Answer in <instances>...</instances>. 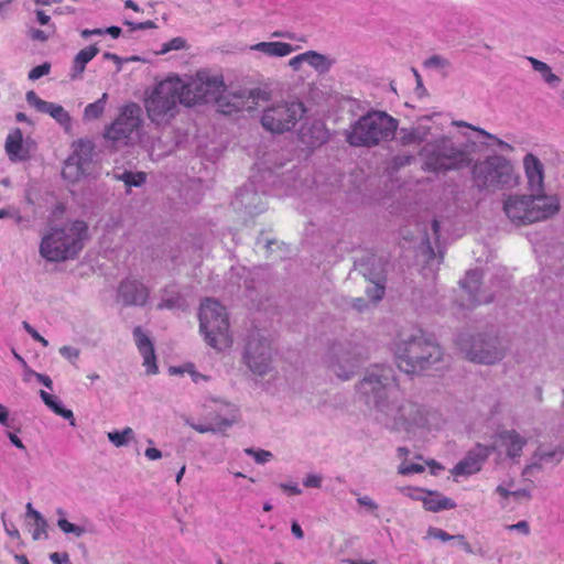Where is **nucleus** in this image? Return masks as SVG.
<instances>
[{
    "mask_svg": "<svg viewBox=\"0 0 564 564\" xmlns=\"http://www.w3.org/2000/svg\"><path fill=\"white\" fill-rule=\"evenodd\" d=\"M356 392L372 419L386 427L431 430L438 424L437 412L402 399L394 370L389 366L368 369L356 386Z\"/></svg>",
    "mask_w": 564,
    "mask_h": 564,
    "instance_id": "1",
    "label": "nucleus"
},
{
    "mask_svg": "<svg viewBox=\"0 0 564 564\" xmlns=\"http://www.w3.org/2000/svg\"><path fill=\"white\" fill-rule=\"evenodd\" d=\"M88 237L86 223L75 220L59 227H52L40 243V256L48 262H64L75 259Z\"/></svg>",
    "mask_w": 564,
    "mask_h": 564,
    "instance_id": "2",
    "label": "nucleus"
},
{
    "mask_svg": "<svg viewBox=\"0 0 564 564\" xmlns=\"http://www.w3.org/2000/svg\"><path fill=\"white\" fill-rule=\"evenodd\" d=\"M394 355L398 367L406 373H415L437 362L441 347L417 329L395 343Z\"/></svg>",
    "mask_w": 564,
    "mask_h": 564,
    "instance_id": "3",
    "label": "nucleus"
},
{
    "mask_svg": "<svg viewBox=\"0 0 564 564\" xmlns=\"http://www.w3.org/2000/svg\"><path fill=\"white\" fill-rule=\"evenodd\" d=\"M398 122L383 111H369L355 121L346 132L347 142L354 147H375L392 139Z\"/></svg>",
    "mask_w": 564,
    "mask_h": 564,
    "instance_id": "4",
    "label": "nucleus"
},
{
    "mask_svg": "<svg viewBox=\"0 0 564 564\" xmlns=\"http://www.w3.org/2000/svg\"><path fill=\"white\" fill-rule=\"evenodd\" d=\"M507 217L516 225L541 221L558 210L557 200L547 195H509L503 202Z\"/></svg>",
    "mask_w": 564,
    "mask_h": 564,
    "instance_id": "5",
    "label": "nucleus"
},
{
    "mask_svg": "<svg viewBox=\"0 0 564 564\" xmlns=\"http://www.w3.org/2000/svg\"><path fill=\"white\" fill-rule=\"evenodd\" d=\"M182 77L170 75L158 83L145 99V109L150 120L165 124L175 117L181 104Z\"/></svg>",
    "mask_w": 564,
    "mask_h": 564,
    "instance_id": "6",
    "label": "nucleus"
},
{
    "mask_svg": "<svg viewBox=\"0 0 564 564\" xmlns=\"http://www.w3.org/2000/svg\"><path fill=\"white\" fill-rule=\"evenodd\" d=\"M181 104L194 106L218 101L225 89L221 74L210 69H199L193 75L182 77Z\"/></svg>",
    "mask_w": 564,
    "mask_h": 564,
    "instance_id": "7",
    "label": "nucleus"
},
{
    "mask_svg": "<svg viewBox=\"0 0 564 564\" xmlns=\"http://www.w3.org/2000/svg\"><path fill=\"white\" fill-rule=\"evenodd\" d=\"M473 178L478 188L489 192L513 188L519 184V176L511 162L499 155L476 163Z\"/></svg>",
    "mask_w": 564,
    "mask_h": 564,
    "instance_id": "8",
    "label": "nucleus"
},
{
    "mask_svg": "<svg viewBox=\"0 0 564 564\" xmlns=\"http://www.w3.org/2000/svg\"><path fill=\"white\" fill-rule=\"evenodd\" d=\"M199 329L206 343L217 349L230 347L232 338L226 308L217 301L206 299L202 302L199 313Z\"/></svg>",
    "mask_w": 564,
    "mask_h": 564,
    "instance_id": "9",
    "label": "nucleus"
},
{
    "mask_svg": "<svg viewBox=\"0 0 564 564\" xmlns=\"http://www.w3.org/2000/svg\"><path fill=\"white\" fill-rule=\"evenodd\" d=\"M424 166L432 172L457 170L468 164V154L448 137L426 143L420 151Z\"/></svg>",
    "mask_w": 564,
    "mask_h": 564,
    "instance_id": "10",
    "label": "nucleus"
},
{
    "mask_svg": "<svg viewBox=\"0 0 564 564\" xmlns=\"http://www.w3.org/2000/svg\"><path fill=\"white\" fill-rule=\"evenodd\" d=\"M305 113L304 105L296 100H281L263 110L262 127L272 133L292 130Z\"/></svg>",
    "mask_w": 564,
    "mask_h": 564,
    "instance_id": "11",
    "label": "nucleus"
},
{
    "mask_svg": "<svg viewBox=\"0 0 564 564\" xmlns=\"http://www.w3.org/2000/svg\"><path fill=\"white\" fill-rule=\"evenodd\" d=\"M141 109L137 104L122 107L118 118L106 129L105 138L113 144H129L140 137Z\"/></svg>",
    "mask_w": 564,
    "mask_h": 564,
    "instance_id": "12",
    "label": "nucleus"
},
{
    "mask_svg": "<svg viewBox=\"0 0 564 564\" xmlns=\"http://www.w3.org/2000/svg\"><path fill=\"white\" fill-rule=\"evenodd\" d=\"M361 364L360 350L350 344L333 345L328 357L329 369L341 380H349Z\"/></svg>",
    "mask_w": 564,
    "mask_h": 564,
    "instance_id": "13",
    "label": "nucleus"
},
{
    "mask_svg": "<svg viewBox=\"0 0 564 564\" xmlns=\"http://www.w3.org/2000/svg\"><path fill=\"white\" fill-rule=\"evenodd\" d=\"M466 357L474 362L491 365L502 359L505 349L496 337L478 335L474 337L471 344L462 346Z\"/></svg>",
    "mask_w": 564,
    "mask_h": 564,
    "instance_id": "14",
    "label": "nucleus"
},
{
    "mask_svg": "<svg viewBox=\"0 0 564 564\" xmlns=\"http://www.w3.org/2000/svg\"><path fill=\"white\" fill-rule=\"evenodd\" d=\"M243 357L248 368L257 376H264L271 369L272 350L270 343L259 335H252L249 338Z\"/></svg>",
    "mask_w": 564,
    "mask_h": 564,
    "instance_id": "15",
    "label": "nucleus"
},
{
    "mask_svg": "<svg viewBox=\"0 0 564 564\" xmlns=\"http://www.w3.org/2000/svg\"><path fill=\"white\" fill-rule=\"evenodd\" d=\"M25 100L36 111L52 117L66 131L70 130L72 118L61 105L41 99L33 90L25 94Z\"/></svg>",
    "mask_w": 564,
    "mask_h": 564,
    "instance_id": "16",
    "label": "nucleus"
},
{
    "mask_svg": "<svg viewBox=\"0 0 564 564\" xmlns=\"http://www.w3.org/2000/svg\"><path fill=\"white\" fill-rule=\"evenodd\" d=\"M440 227L441 221L436 218L420 221L416 224V235L410 237L411 240L419 242L420 249L429 259H432L435 256L432 245L433 242L437 245L440 240Z\"/></svg>",
    "mask_w": 564,
    "mask_h": 564,
    "instance_id": "17",
    "label": "nucleus"
},
{
    "mask_svg": "<svg viewBox=\"0 0 564 564\" xmlns=\"http://www.w3.org/2000/svg\"><path fill=\"white\" fill-rule=\"evenodd\" d=\"M528 189L536 195L544 194V165L533 153H528L522 160Z\"/></svg>",
    "mask_w": 564,
    "mask_h": 564,
    "instance_id": "18",
    "label": "nucleus"
},
{
    "mask_svg": "<svg viewBox=\"0 0 564 564\" xmlns=\"http://www.w3.org/2000/svg\"><path fill=\"white\" fill-rule=\"evenodd\" d=\"M525 444L527 440L522 437L518 432L511 430L500 432L489 448L491 451L505 449L507 456L514 459L520 457L522 448Z\"/></svg>",
    "mask_w": 564,
    "mask_h": 564,
    "instance_id": "19",
    "label": "nucleus"
},
{
    "mask_svg": "<svg viewBox=\"0 0 564 564\" xmlns=\"http://www.w3.org/2000/svg\"><path fill=\"white\" fill-rule=\"evenodd\" d=\"M133 337L140 355L143 358V366L148 375H156L159 371L156 365V356L153 344L148 335L140 328L135 327Z\"/></svg>",
    "mask_w": 564,
    "mask_h": 564,
    "instance_id": "20",
    "label": "nucleus"
},
{
    "mask_svg": "<svg viewBox=\"0 0 564 564\" xmlns=\"http://www.w3.org/2000/svg\"><path fill=\"white\" fill-rule=\"evenodd\" d=\"M239 420V412L236 406L228 405L227 413L225 415L218 414L214 419V423L208 424H196L189 420H186V424L198 433L209 432H223L228 427L232 426Z\"/></svg>",
    "mask_w": 564,
    "mask_h": 564,
    "instance_id": "21",
    "label": "nucleus"
},
{
    "mask_svg": "<svg viewBox=\"0 0 564 564\" xmlns=\"http://www.w3.org/2000/svg\"><path fill=\"white\" fill-rule=\"evenodd\" d=\"M32 142L23 139L20 129L12 130L6 140L4 149L11 161H25L31 154Z\"/></svg>",
    "mask_w": 564,
    "mask_h": 564,
    "instance_id": "22",
    "label": "nucleus"
},
{
    "mask_svg": "<svg viewBox=\"0 0 564 564\" xmlns=\"http://www.w3.org/2000/svg\"><path fill=\"white\" fill-rule=\"evenodd\" d=\"M234 99L232 109L223 110L224 112L230 113L232 110L251 111L259 106L260 101H268L270 99V93L261 88H254L251 90H243L239 95H235Z\"/></svg>",
    "mask_w": 564,
    "mask_h": 564,
    "instance_id": "23",
    "label": "nucleus"
},
{
    "mask_svg": "<svg viewBox=\"0 0 564 564\" xmlns=\"http://www.w3.org/2000/svg\"><path fill=\"white\" fill-rule=\"evenodd\" d=\"M300 46L280 41L258 42L249 46V51L257 52L269 58H282L297 51Z\"/></svg>",
    "mask_w": 564,
    "mask_h": 564,
    "instance_id": "24",
    "label": "nucleus"
},
{
    "mask_svg": "<svg viewBox=\"0 0 564 564\" xmlns=\"http://www.w3.org/2000/svg\"><path fill=\"white\" fill-rule=\"evenodd\" d=\"M119 295L126 304L144 305L149 289L137 280H126L120 285Z\"/></svg>",
    "mask_w": 564,
    "mask_h": 564,
    "instance_id": "25",
    "label": "nucleus"
},
{
    "mask_svg": "<svg viewBox=\"0 0 564 564\" xmlns=\"http://www.w3.org/2000/svg\"><path fill=\"white\" fill-rule=\"evenodd\" d=\"M490 453L491 449L488 446L478 445L464 460L455 466V475H471L477 473L481 467V463Z\"/></svg>",
    "mask_w": 564,
    "mask_h": 564,
    "instance_id": "26",
    "label": "nucleus"
},
{
    "mask_svg": "<svg viewBox=\"0 0 564 564\" xmlns=\"http://www.w3.org/2000/svg\"><path fill=\"white\" fill-rule=\"evenodd\" d=\"M25 520L30 527L32 539L35 541L45 540L48 538L46 519L33 508L31 502L25 506Z\"/></svg>",
    "mask_w": 564,
    "mask_h": 564,
    "instance_id": "27",
    "label": "nucleus"
},
{
    "mask_svg": "<svg viewBox=\"0 0 564 564\" xmlns=\"http://www.w3.org/2000/svg\"><path fill=\"white\" fill-rule=\"evenodd\" d=\"M301 141L310 148L323 144L328 139V133L321 121L304 124L300 130Z\"/></svg>",
    "mask_w": 564,
    "mask_h": 564,
    "instance_id": "28",
    "label": "nucleus"
},
{
    "mask_svg": "<svg viewBox=\"0 0 564 564\" xmlns=\"http://www.w3.org/2000/svg\"><path fill=\"white\" fill-rule=\"evenodd\" d=\"M69 156H76L75 163L89 174L91 173L94 166V144L90 141L80 140L76 142Z\"/></svg>",
    "mask_w": 564,
    "mask_h": 564,
    "instance_id": "29",
    "label": "nucleus"
},
{
    "mask_svg": "<svg viewBox=\"0 0 564 564\" xmlns=\"http://www.w3.org/2000/svg\"><path fill=\"white\" fill-rule=\"evenodd\" d=\"M481 280V274L477 270H470L466 273L465 278L460 281L462 288L467 292L470 305L487 303L490 301L488 297H482L478 293V285Z\"/></svg>",
    "mask_w": 564,
    "mask_h": 564,
    "instance_id": "30",
    "label": "nucleus"
},
{
    "mask_svg": "<svg viewBox=\"0 0 564 564\" xmlns=\"http://www.w3.org/2000/svg\"><path fill=\"white\" fill-rule=\"evenodd\" d=\"M422 503L424 509L431 512L451 510L456 507L455 501H453L451 498H447L437 491L429 490H425L422 498Z\"/></svg>",
    "mask_w": 564,
    "mask_h": 564,
    "instance_id": "31",
    "label": "nucleus"
},
{
    "mask_svg": "<svg viewBox=\"0 0 564 564\" xmlns=\"http://www.w3.org/2000/svg\"><path fill=\"white\" fill-rule=\"evenodd\" d=\"M99 48L95 45L87 46L80 50L73 62L70 78L77 79L82 78V75L85 70L86 65L98 54Z\"/></svg>",
    "mask_w": 564,
    "mask_h": 564,
    "instance_id": "32",
    "label": "nucleus"
},
{
    "mask_svg": "<svg viewBox=\"0 0 564 564\" xmlns=\"http://www.w3.org/2000/svg\"><path fill=\"white\" fill-rule=\"evenodd\" d=\"M40 397H41L42 401L44 402V404L48 409H51L56 415H59V416L64 417L65 420H68L69 424L72 426H75L76 423H75V417H74L73 411L63 408L61 401L55 395H52L44 390H41Z\"/></svg>",
    "mask_w": 564,
    "mask_h": 564,
    "instance_id": "33",
    "label": "nucleus"
},
{
    "mask_svg": "<svg viewBox=\"0 0 564 564\" xmlns=\"http://www.w3.org/2000/svg\"><path fill=\"white\" fill-rule=\"evenodd\" d=\"M306 64L311 66L318 74H326L329 72L335 61L325 54H321L316 51H306L305 52Z\"/></svg>",
    "mask_w": 564,
    "mask_h": 564,
    "instance_id": "34",
    "label": "nucleus"
},
{
    "mask_svg": "<svg viewBox=\"0 0 564 564\" xmlns=\"http://www.w3.org/2000/svg\"><path fill=\"white\" fill-rule=\"evenodd\" d=\"M185 306V299L178 293L175 286H169L163 291L159 308H183Z\"/></svg>",
    "mask_w": 564,
    "mask_h": 564,
    "instance_id": "35",
    "label": "nucleus"
},
{
    "mask_svg": "<svg viewBox=\"0 0 564 564\" xmlns=\"http://www.w3.org/2000/svg\"><path fill=\"white\" fill-rule=\"evenodd\" d=\"M408 454L409 449H406L405 447L398 448V456L402 458V462L398 467V473L403 476L423 473L425 470V466L420 463H413L408 460Z\"/></svg>",
    "mask_w": 564,
    "mask_h": 564,
    "instance_id": "36",
    "label": "nucleus"
},
{
    "mask_svg": "<svg viewBox=\"0 0 564 564\" xmlns=\"http://www.w3.org/2000/svg\"><path fill=\"white\" fill-rule=\"evenodd\" d=\"M108 94L104 93L95 102L88 104L83 113L84 121H93L100 118L105 111Z\"/></svg>",
    "mask_w": 564,
    "mask_h": 564,
    "instance_id": "37",
    "label": "nucleus"
},
{
    "mask_svg": "<svg viewBox=\"0 0 564 564\" xmlns=\"http://www.w3.org/2000/svg\"><path fill=\"white\" fill-rule=\"evenodd\" d=\"M528 61L532 68L538 72L549 85L554 86L560 82V77L552 72L551 67L546 63L534 57H528Z\"/></svg>",
    "mask_w": 564,
    "mask_h": 564,
    "instance_id": "38",
    "label": "nucleus"
},
{
    "mask_svg": "<svg viewBox=\"0 0 564 564\" xmlns=\"http://www.w3.org/2000/svg\"><path fill=\"white\" fill-rule=\"evenodd\" d=\"M56 513L59 516V518L57 520V527L59 528V530L63 533H65V534H73V535H75L77 538H80L82 535L87 533V530L84 527H80V525H77V524H74V523L69 522L65 518V511L63 509H57Z\"/></svg>",
    "mask_w": 564,
    "mask_h": 564,
    "instance_id": "39",
    "label": "nucleus"
},
{
    "mask_svg": "<svg viewBox=\"0 0 564 564\" xmlns=\"http://www.w3.org/2000/svg\"><path fill=\"white\" fill-rule=\"evenodd\" d=\"M452 124L455 126V127H458V128H462V127L468 128V129H471V130L478 132L480 135L491 140L494 142V144L497 145L501 150H505V151H511L512 150V147L509 143H507L503 140L497 138L496 135L485 131L481 128L471 126V124H469V123H467L465 121H453Z\"/></svg>",
    "mask_w": 564,
    "mask_h": 564,
    "instance_id": "40",
    "label": "nucleus"
},
{
    "mask_svg": "<svg viewBox=\"0 0 564 564\" xmlns=\"http://www.w3.org/2000/svg\"><path fill=\"white\" fill-rule=\"evenodd\" d=\"M134 431L127 426L122 431H111L108 432L107 437L111 444L116 447H122L129 444V442L134 440Z\"/></svg>",
    "mask_w": 564,
    "mask_h": 564,
    "instance_id": "41",
    "label": "nucleus"
},
{
    "mask_svg": "<svg viewBox=\"0 0 564 564\" xmlns=\"http://www.w3.org/2000/svg\"><path fill=\"white\" fill-rule=\"evenodd\" d=\"M75 159L76 156H68V159L65 161V165L62 171L64 178L69 180L72 182H75L79 180L82 176L89 174L88 172H86V170L80 169L75 163Z\"/></svg>",
    "mask_w": 564,
    "mask_h": 564,
    "instance_id": "42",
    "label": "nucleus"
},
{
    "mask_svg": "<svg viewBox=\"0 0 564 564\" xmlns=\"http://www.w3.org/2000/svg\"><path fill=\"white\" fill-rule=\"evenodd\" d=\"M433 117H422L415 127H413V131L415 133L416 140L419 143H422L427 139L433 129Z\"/></svg>",
    "mask_w": 564,
    "mask_h": 564,
    "instance_id": "43",
    "label": "nucleus"
},
{
    "mask_svg": "<svg viewBox=\"0 0 564 564\" xmlns=\"http://www.w3.org/2000/svg\"><path fill=\"white\" fill-rule=\"evenodd\" d=\"M115 177L122 181L128 187L141 186L145 182V174L143 172L123 171L122 173H116Z\"/></svg>",
    "mask_w": 564,
    "mask_h": 564,
    "instance_id": "44",
    "label": "nucleus"
},
{
    "mask_svg": "<svg viewBox=\"0 0 564 564\" xmlns=\"http://www.w3.org/2000/svg\"><path fill=\"white\" fill-rule=\"evenodd\" d=\"M424 66L429 69L437 70V72L442 73L443 75L447 74L451 68V64H449L448 59L443 56H440V55H433V56L429 57L424 62Z\"/></svg>",
    "mask_w": 564,
    "mask_h": 564,
    "instance_id": "45",
    "label": "nucleus"
},
{
    "mask_svg": "<svg viewBox=\"0 0 564 564\" xmlns=\"http://www.w3.org/2000/svg\"><path fill=\"white\" fill-rule=\"evenodd\" d=\"M371 285L367 288V295L373 300L375 302L382 299L384 294V285L382 279L380 276L371 278L369 276Z\"/></svg>",
    "mask_w": 564,
    "mask_h": 564,
    "instance_id": "46",
    "label": "nucleus"
},
{
    "mask_svg": "<svg viewBox=\"0 0 564 564\" xmlns=\"http://www.w3.org/2000/svg\"><path fill=\"white\" fill-rule=\"evenodd\" d=\"M562 455L563 452L560 451L547 452L544 448H539L534 454V458L540 463H558L562 458Z\"/></svg>",
    "mask_w": 564,
    "mask_h": 564,
    "instance_id": "47",
    "label": "nucleus"
},
{
    "mask_svg": "<svg viewBox=\"0 0 564 564\" xmlns=\"http://www.w3.org/2000/svg\"><path fill=\"white\" fill-rule=\"evenodd\" d=\"M186 47V41L181 37H174L165 43L162 44L159 54H165L170 51H180Z\"/></svg>",
    "mask_w": 564,
    "mask_h": 564,
    "instance_id": "48",
    "label": "nucleus"
},
{
    "mask_svg": "<svg viewBox=\"0 0 564 564\" xmlns=\"http://www.w3.org/2000/svg\"><path fill=\"white\" fill-rule=\"evenodd\" d=\"M245 453L248 456L253 457V459L258 464H265V463L270 462L273 457V454L270 451H265V449L246 448Z\"/></svg>",
    "mask_w": 564,
    "mask_h": 564,
    "instance_id": "49",
    "label": "nucleus"
},
{
    "mask_svg": "<svg viewBox=\"0 0 564 564\" xmlns=\"http://www.w3.org/2000/svg\"><path fill=\"white\" fill-rule=\"evenodd\" d=\"M454 535L452 534H448L446 531L440 529V528H436V527H429L427 531H426V535H425V539H436V540H440L442 542H448V541H453Z\"/></svg>",
    "mask_w": 564,
    "mask_h": 564,
    "instance_id": "50",
    "label": "nucleus"
},
{
    "mask_svg": "<svg viewBox=\"0 0 564 564\" xmlns=\"http://www.w3.org/2000/svg\"><path fill=\"white\" fill-rule=\"evenodd\" d=\"M397 138H398V141L402 145H410V144L419 143L417 140H416L415 133H414L412 128H410V129H406V128L400 129L399 132H398V137Z\"/></svg>",
    "mask_w": 564,
    "mask_h": 564,
    "instance_id": "51",
    "label": "nucleus"
},
{
    "mask_svg": "<svg viewBox=\"0 0 564 564\" xmlns=\"http://www.w3.org/2000/svg\"><path fill=\"white\" fill-rule=\"evenodd\" d=\"M399 491L412 499V500H416V501H421L422 502V498L424 496V492H425V489H422V488H419V487H401L399 488Z\"/></svg>",
    "mask_w": 564,
    "mask_h": 564,
    "instance_id": "52",
    "label": "nucleus"
},
{
    "mask_svg": "<svg viewBox=\"0 0 564 564\" xmlns=\"http://www.w3.org/2000/svg\"><path fill=\"white\" fill-rule=\"evenodd\" d=\"M59 354L62 357L70 361L72 364H75L77 359L79 358V349L73 346H63L59 348Z\"/></svg>",
    "mask_w": 564,
    "mask_h": 564,
    "instance_id": "53",
    "label": "nucleus"
},
{
    "mask_svg": "<svg viewBox=\"0 0 564 564\" xmlns=\"http://www.w3.org/2000/svg\"><path fill=\"white\" fill-rule=\"evenodd\" d=\"M505 530L510 531V532L516 531L523 536H528L531 532L530 524L525 520L519 521L518 523H514V524H507L505 527Z\"/></svg>",
    "mask_w": 564,
    "mask_h": 564,
    "instance_id": "54",
    "label": "nucleus"
},
{
    "mask_svg": "<svg viewBox=\"0 0 564 564\" xmlns=\"http://www.w3.org/2000/svg\"><path fill=\"white\" fill-rule=\"evenodd\" d=\"M357 503L371 513H375L379 508L378 503L369 496H358Z\"/></svg>",
    "mask_w": 564,
    "mask_h": 564,
    "instance_id": "55",
    "label": "nucleus"
},
{
    "mask_svg": "<svg viewBox=\"0 0 564 564\" xmlns=\"http://www.w3.org/2000/svg\"><path fill=\"white\" fill-rule=\"evenodd\" d=\"M51 65L48 63H43L39 66L33 67L29 73L30 80H36L42 76H45L50 73Z\"/></svg>",
    "mask_w": 564,
    "mask_h": 564,
    "instance_id": "56",
    "label": "nucleus"
},
{
    "mask_svg": "<svg viewBox=\"0 0 564 564\" xmlns=\"http://www.w3.org/2000/svg\"><path fill=\"white\" fill-rule=\"evenodd\" d=\"M304 64H306L305 52L293 56L288 62V66L294 72H300Z\"/></svg>",
    "mask_w": 564,
    "mask_h": 564,
    "instance_id": "57",
    "label": "nucleus"
},
{
    "mask_svg": "<svg viewBox=\"0 0 564 564\" xmlns=\"http://www.w3.org/2000/svg\"><path fill=\"white\" fill-rule=\"evenodd\" d=\"M322 476L310 474L303 479V485L307 488H319L322 486Z\"/></svg>",
    "mask_w": 564,
    "mask_h": 564,
    "instance_id": "58",
    "label": "nucleus"
},
{
    "mask_svg": "<svg viewBox=\"0 0 564 564\" xmlns=\"http://www.w3.org/2000/svg\"><path fill=\"white\" fill-rule=\"evenodd\" d=\"M23 327L34 340L42 344L44 347L48 346V341L43 336H41L29 323L24 322Z\"/></svg>",
    "mask_w": 564,
    "mask_h": 564,
    "instance_id": "59",
    "label": "nucleus"
},
{
    "mask_svg": "<svg viewBox=\"0 0 564 564\" xmlns=\"http://www.w3.org/2000/svg\"><path fill=\"white\" fill-rule=\"evenodd\" d=\"M279 487L290 496H299L302 494V489L297 484L281 482Z\"/></svg>",
    "mask_w": 564,
    "mask_h": 564,
    "instance_id": "60",
    "label": "nucleus"
},
{
    "mask_svg": "<svg viewBox=\"0 0 564 564\" xmlns=\"http://www.w3.org/2000/svg\"><path fill=\"white\" fill-rule=\"evenodd\" d=\"M457 544L468 554H475L477 553L471 545L466 541L465 536L462 534H456L453 536Z\"/></svg>",
    "mask_w": 564,
    "mask_h": 564,
    "instance_id": "61",
    "label": "nucleus"
},
{
    "mask_svg": "<svg viewBox=\"0 0 564 564\" xmlns=\"http://www.w3.org/2000/svg\"><path fill=\"white\" fill-rule=\"evenodd\" d=\"M28 373H31L34 378H36V380L39 382H41L42 384H44L46 388L48 389H52L53 388V381L52 379L46 376V375H43V373H39V372H35L34 370L32 369H29L28 370Z\"/></svg>",
    "mask_w": 564,
    "mask_h": 564,
    "instance_id": "62",
    "label": "nucleus"
},
{
    "mask_svg": "<svg viewBox=\"0 0 564 564\" xmlns=\"http://www.w3.org/2000/svg\"><path fill=\"white\" fill-rule=\"evenodd\" d=\"M124 24L130 26L132 31H134V30L154 29L155 28V23L153 21H150V20L145 21V22H140V23H134V22L126 21Z\"/></svg>",
    "mask_w": 564,
    "mask_h": 564,
    "instance_id": "63",
    "label": "nucleus"
},
{
    "mask_svg": "<svg viewBox=\"0 0 564 564\" xmlns=\"http://www.w3.org/2000/svg\"><path fill=\"white\" fill-rule=\"evenodd\" d=\"M50 560L54 564H69V556L67 553L54 552V553L50 554Z\"/></svg>",
    "mask_w": 564,
    "mask_h": 564,
    "instance_id": "64",
    "label": "nucleus"
}]
</instances>
